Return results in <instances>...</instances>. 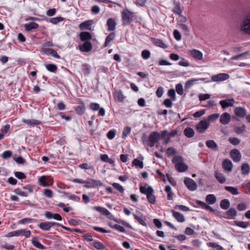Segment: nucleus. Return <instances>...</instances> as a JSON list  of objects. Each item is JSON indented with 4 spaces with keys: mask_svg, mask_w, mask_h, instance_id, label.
Instances as JSON below:
<instances>
[{
    "mask_svg": "<svg viewBox=\"0 0 250 250\" xmlns=\"http://www.w3.org/2000/svg\"><path fill=\"white\" fill-rule=\"evenodd\" d=\"M140 191L142 193L146 195V198L149 203L152 204H154L155 203L156 197L153 194L154 191L151 187L147 185H145L144 186H140Z\"/></svg>",
    "mask_w": 250,
    "mask_h": 250,
    "instance_id": "1",
    "label": "nucleus"
},
{
    "mask_svg": "<svg viewBox=\"0 0 250 250\" xmlns=\"http://www.w3.org/2000/svg\"><path fill=\"white\" fill-rule=\"evenodd\" d=\"M122 25L126 26L129 25L133 21L135 17V13L126 9L124 10L121 13Z\"/></svg>",
    "mask_w": 250,
    "mask_h": 250,
    "instance_id": "2",
    "label": "nucleus"
},
{
    "mask_svg": "<svg viewBox=\"0 0 250 250\" xmlns=\"http://www.w3.org/2000/svg\"><path fill=\"white\" fill-rule=\"evenodd\" d=\"M172 162L175 164L176 170L180 172H184L188 168V166L184 163L183 159L181 156H175L172 159Z\"/></svg>",
    "mask_w": 250,
    "mask_h": 250,
    "instance_id": "3",
    "label": "nucleus"
},
{
    "mask_svg": "<svg viewBox=\"0 0 250 250\" xmlns=\"http://www.w3.org/2000/svg\"><path fill=\"white\" fill-rule=\"evenodd\" d=\"M31 235L30 230H26L25 229H19L13 231H11L8 233L6 235L7 237H11L13 236H17L19 235H22L25 236L26 238H28Z\"/></svg>",
    "mask_w": 250,
    "mask_h": 250,
    "instance_id": "4",
    "label": "nucleus"
},
{
    "mask_svg": "<svg viewBox=\"0 0 250 250\" xmlns=\"http://www.w3.org/2000/svg\"><path fill=\"white\" fill-rule=\"evenodd\" d=\"M161 139V135L157 131H153L148 137V146L153 147Z\"/></svg>",
    "mask_w": 250,
    "mask_h": 250,
    "instance_id": "5",
    "label": "nucleus"
},
{
    "mask_svg": "<svg viewBox=\"0 0 250 250\" xmlns=\"http://www.w3.org/2000/svg\"><path fill=\"white\" fill-rule=\"evenodd\" d=\"M103 185V183L100 180L90 179L86 181L84 187L87 188H96L99 187H102Z\"/></svg>",
    "mask_w": 250,
    "mask_h": 250,
    "instance_id": "6",
    "label": "nucleus"
},
{
    "mask_svg": "<svg viewBox=\"0 0 250 250\" xmlns=\"http://www.w3.org/2000/svg\"><path fill=\"white\" fill-rule=\"evenodd\" d=\"M60 225L59 223L54 222H41L38 225L39 228L43 231H48L51 227L54 226H58Z\"/></svg>",
    "mask_w": 250,
    "mask_h": 250,
    "instance_id": "7",
    "label": "nucleus"
},
{
    "mask_svg": "<svg viewBox=\"0 0 250 250\" xmlns=\"http://www.w3.org/2000/svg\"><path fill=\"white\" fill-rule=\"evenodd\" d=\"M41 51L42 53L50 55L56 59H60V56L58 54L57 51L52 48H42L41 49Z\"/></svg>",
    "mask_w": 250,
    "mask_h": 250,
    "instance_id": "8",
    "label": "nucleus"
},
{
    "mask_svg": "<svg viewBox=\"0 0 250 250\" xmlns=\"http://www.w3.org/2000/svg\"><path fill=\"white\" fill-rule=\"evenodd\" d=\"M184 183L188 189L191 191L195 190L197 188L196 183L190 178H185L184 179Z\"/></svg>",
    "mask_w": 250,
    "mask_h": 250,
    "instance_id": "9",
    "label": "nucleus"
},
{
    "mask_svg": "<svg viewBox=\"0 0 250 250\" xmlns=\"http://www.w3.org/2000/svg\"><path fill=\"white\" fill-rule=\"evenodd\" d=\"M209 125V123L205 120L201 121L196 125V129L200 133H204L207 129Z\"/></svg>",
    "mask_w": 250,
    "mask_h": 250,
    "instance_id": "10",
    "label": "nucleus"
},
{
    "mask_svg": "<svg viewBox=\"0 0 250 250\" xmlns=\"http://www.w3.org/2000/svg\"><path fill=\"white\" fill-rule=\"evenodd\" d=\"M92 47L91 42H85L83 44L79 45V49L81 52H88L92 50Z\"/></svg>",
    "mask_w": 250,
    "mask_h": 250,
    "instance_id": "11",
    "label": "nucleus"
},
{
    "mask_svg": "<svg viewBox=\"0 0 250 250\" xmlns=\"http://www.w3.org/2000/svg\"><path fill=\"white\" fill-rule=\"evenodd\" d=\"M79 104L80 105L76 106L74 110L77 114L83 115L85 111V107L84 102L81 99H78Z\"/></svg>",
    "mask_w": 250,
    "mask_h": 250,
    "instance_id": "12",
    "label": "nucleus"
},
{
    "mask_svg": "<svg viewBox=\"0 0 250 250\" xmlns=\"http://www.w3.org/2000/svg\"><path fill=\"white\" fill-rule=\"evenodd\" d=\"M230 156L231 158L235 162H239L241 158V154L240 152L236 149H234L231 150L230 152Z\"/></svg>",
    "mask_w": 250,
    "mask_h": 250,
    "instance_id": "13",
    "label": "nucleus"
},
{
    "mask_svg": "<svg viewBox=\"0 0 250 250\" xmlns=\"http://www.w3.org/2000/svg\"><path fill=\"white\" fill-rule=\"evenodd\" d=\"M234 102V101L233 99L223 100L220 101V105L223 109H225L229 107L232 106L233 105Z\"/></svg>",
    "mask_w": 250,
    "mask_h": 250,
    "instance_id": "14",
    "label": "nucleus"
},
{
    "mask_svg": "<svg viewBox=\"0 0 250 250\" xmlns=\"http://www.w3.org/2000/svg\"><path fill=\"white\" fill-rule=\"evenodd\" d=\"M241 30L250 34V18L245 19L241 27Z\"/></svg>",
    "mask_w": 250,
    "mask_h": 250,
    "instance_id": "15",
    "label": "nucleus"
},
{
    "mask_svg": "<svg viewBox=\"0 0 250 250\" xmlns=\"http://www.w3.org/2000/svg\"><path fill=\"white\" fill-rule=\"evenodd\" d=\"M80 39L83 42H90L92 39L91 34L88 32H82L79 34Z\"/></svg>",
    "mask_w": 250,
    "mask_h": 250,
    "instance_id": "16",
    "label": "nucleus"
},
{
    "mask_svg": "<svg viewBox=\"0 0 250 250\" xmlns=\"http://www.w3.org/2000/svg\"><path fill=\"white\" fill-rule=\"evenodd\" d=\"M39 181L40 184L43 187H48L52 185L53 183V180L52 179H50L47 180V177L46 176H41L39 178Z\"/></svg>",
    "mask_w": 250,
    "mask_h": 250,
    "instance_id": "17",
    "label": "nucleus"
},
{
    "mask_svg": "<svg viewBox=\"0 0 250 250\" xmlns=\"http://www.w3.org/2000/svg\"><path fill=\"white\" fill-rule=\"evenodd\" d=\"M92 208L101 213L103 215L106 216L109 219H111V217L109 216L110 212L106 208L100 206L93 207Z\"/></svg>",
    "mask_w": 250,
    "mask_h": 250,
    "instance_id": "18",
    "label": "nucleus"
},
{
    "mask_svg": "<svg viewBox=\"0 0 250 250\" xmlns=\"http://www.w3.org/2000/svg\"><path fill=\"white\" fill-rule=\"evenodd\" d=\"M237 212L236 209L234 208H230L226 212L225 218L229 219H234L237 216Z\"/></svg>",
    "mask_w": 250,
    "mask_h": 250,
    "instance_id": "19",
    "label": "nucleus"
},
{
    "mask_svg": "<svg viewBox=\"0 0 250 250\" xmlns=\"http://www.w3.org/2000/svg\"><path fill=\"white\" fill-rule=\"evenodd\" d=\"M230 115L227 112L222 114L220 118V122L223 125H228L230 121Z\"/></svg>",
    "mask_w": 250,
    "mask_h": 250,
    "instance_id": "20",
    "label": "nucleus"
},
{
    "mask_svg": "<svg viewBox=\"0 0 250 250\" xmlns=\"http://www.w3.org/2000/svg\"><path fill=\"white\" fill-rule=\"evenodd\" d=\"M113 96L115 100L119 102H123L125 98L121 90H116L113 94Z\"/></svg>",
    "mask_w": 250,
    "mask_h": 250,
    "instance_id": "21",
    "label": "nucleus"
},
{
    "mask_svg": "<svg viewBox=\"0 0 250 250\" xmlns=\"http://www.w3.org/2000/svg\"><path fill=\"white\" fill-rule=\"evenodd\" d=\"M22 122L24 124L28 125L30 126H33L34 125H40L42 124V122L36 119L28 120L23 119Z\"/></svg>",
    "mask_w": 250,
    "mask_h": 250,
    "instance_id": "22",
    "label": "nucleus"
},
{
    "mask_svg": "<svg viewBox=\"0 0 250 250\" xmlns=\"http://www.w3.org/2000/svg\"><path fill=\"white\" fill-rule=\"evenodd\" d=\"M234 113L237 116L244 118L246 115L247 111L243 107H237L235 108Z\"/></svg>",
    "mask_w": 250,
    "mask_h": 250,
    "instance_id": "23",
    "label": "nucleus"
},
{
    "mask_svg": "<svg viewBox=\"0 0 250 250\" xmlns=\"http://www.w3.org/2000/svg\"><path fill=\"white\" fill-rule=\"evenodd\" d=\"M222 167L226 171H230L232 170L233 165L229 160L225 159L222 162Z\"/></svg>",
    "mask_w": 250,
    "mask_h": 250,
    "instance_id": "24",
    "label": "nucleus"
},
{
    "mask_svg": "<svg viewBox=\"0 0 250 250\" xmlns=\"http://www.w3.org/2000/svg\"><path fill=\"white\" fill-rule=\"evenodd\" d=\"M107 30L109 31H113L115 30L116 23L114 19L109 18L107 21Z\"/></svg>",
    "mask_w": 250,
    "mask_h": 250,
    "instance_id": "25",
    "label": "nucleus"
},
{
    "mask_svg": "<svg viewBox=\"0 0 250 250\" xmlns=\"http://www.w3.org/2000/svg\"><path fill=\"white\" fill-rule=\"evenodd\" d=\"M190 55L194 59L200 60L202 59L203 54L202 53L196 49H192L190 51Z\"/></svg>",
    "mask_w": 250,
    "mask_h": 250,
    "instance_id": "26",
    "label": "nucleus"
},
{
    "mask_svg": "<svg viewBox=\"0 0 250 250\" xmlns=\"http://www.w3.org/2000/svg\"><path fill=\"white\" fill-rule=\"evenodd\" d=\"M91 24V21H85L83 22L79 25V28H80L81 30H90Z\"/></svg>",
    "mask_w": 250,
    "mask_h": 250,
    "instance_id": "27",
    "label": "nucleus"
},
{
    "mask_svg": "<svg viewBox=\"0 0 250 250\" xmlns=\"http://www.w3.org/2000/svg\"><path fill=\"white\" fill-rule=\"evenodd\" d=\"M39 26V24L34 22L24 24V28L26 31H30L33 29H36L38 28Z\"/></svg>",
    "mask_w": 250,
    "mask_h": 250,
    "instance_id": "28",
    "label": "nucleus"
},
{
    "mask_svg": "<svg viewBox=\"0 0 250 250\" xmlns=\"http://www.w3.org/2000/svg\"><path fill=\"white\" fill-rule=\"evenodd\" d=\"M172 215L175 218V219L179 222L182 223L184 222L185 218L183 214L180 213L179 212L175 211L174 210L172 211Z\"/></svg>",
    "mask_w": 250,
    "mask_h": 250,
    "instance_id": "29",
    "label": "nucleus"
},
{
    "mask_svg": "<svg viewBox=\"0 0 250 250\" xmlns=\"http://www.w3.org/2000/svg\"><path fill=\"white\" fill-rule=\"evenodd\" d=\"M32 243L34 246L38 249H40L41 250L45 249V246L39 242V241H38V238L37 237H33V238L32 240Z\"/></svg>",
    "mask_w": 250,
    "mask_h": 250,
    "instance_id": "30",
    "label": "nucleus"
},
{
    "mask_svg": "<svg viewBox=\"0 0 250 250\" xmlns=\"http://www.w3.org/2000/svg\"><path fill=\"white\" fill-rule=\"evenodd\" d=\"M233 225H236L238 227L242 228L243 229H246L249 226L250 224L248 222L238 221H234Z\"/></svg>",
    "mask_w": 250,
    "mask_h": 250,
    "instance_id": "31",
    "label": "nucleus"
},
{
    "mask_svg": "<svg viewBox=\"0 0 250 250\" xmlns=\"http://www.w3.org/2000/svg\"><path fill=\"white\" fill-rule=\"evenodd\" d=\"M153 43L156 46H157L164 49L166 48L167 47V45L160 39H153Z\"/></svg>",
    "mask_w": 250,
    "mask_h": 250,
    "instance_id": "32",
    "label": "nucleus"
},
{
    "mask_svg": "<svg viewBox=\"0 0 250 250\" xmlns=\"http://www.w3.org/2000/svg\"><path fill=\"white\" fill-rule=\"evenodd\" d=\"M242 173L244 175H247L250 171V167L248 163H244L241 166Z\"/></svg>",
    "mask_w": 250,
    "mask_h": 250,
    "instance_id": "33",
    "label": "nucleus"
},
{
    "mask_svg": "<svg viewBox=\"0 0 250 250\" xmlns=\"http://www.w3.org/2000/svg\"><path fill=\"white\" fill-rule=\"evenodd\" d=\"M216 201V198L213 194H208L206 196V201L208 204H213Z\"/></svg>",
    "mask_w": 250,
    "mask_h": 250,
    "instance_id": "34",
    "label": "nucleus"
},
{
    "mask_svg": "<svg viewBox=\"0 0 250 250\" xmlns=\"http://www.w3.org/2000/svg\"><path fill=\"white\" fill-rule=\"evenodd\" d=\"M184 132L185 136L188 138L192 137L194 135L193 129L190 127H187Z\"/></svg>",
    "mask_w": 250,
    "mask_h": 250,
    "instance_id": "35",
    "label": "nucleus"
},
{
    "mask_svg": "<svg viewBox=\"0 0 250 250\" xmlns=\"http://www.w3.org/2000/svg\"><path fill=\"white\" fill-rule=\"evenodd\" d=\"M115 37V34L114 32L110 33L106 38L104 46L106 47L108 44L112 41Z\"/></svg>",
    "mask_w": 250,
    "mask_h": 250,
    "instance_id": "36",
    "label": "nucleus"
},
{
    "mask_svg": "<svg viewBox=\"0 0 250 250\" xmlns=\"http://www.w3.org/2000/svg\"><path fill=\"white\" fill-rule=\"evenodd\" d=\"M225 188L226 190L229 192L232 195H238L239 194L238 188H237L230 186H225Z\"/></svg>",
    "mask_w": 250,
    "mask_h": 250,
    "instance_id": "37",
    "label": "nucleus"
},
{
    "mask_svg": "<svg viewBox=\"0 0 250 250\" xmlns=\"http://www.w3.org/2000/svg\"><path fill=\"white\" fill-rule=\"evenodd\" d=\"M165 190L167 193V200H173V193L171 187L169 186H167L165 188Z\"/></svg>",
    "mask_w": 250,
    "mask_h": 250,
    "instance_id": "38",
    "label": "nucleus"
},
{
    "mask_svg": "<svg viewBox=\"0 0 250 250\" xmlns=\"http://www.w3.org/2000/svg\"><path fill=\"white\" fill-rule=\"evenodd\" d=\"M230 206V203L228 199H223L220 203V207L224 209H227Z\"/></svg>",
    "mask_w": 250,
    "mask_h": 250,
    "instance_id": "39",
    "label": "nucleus"
},
{
    "mask_svg": "<svg viewBox=\"0 0 250 250\" xmlns=\"http://www.w3.org/2000/svg\"><path fill=\"white\" fill-rule=\"evenodd\" d=\"M207 146L213 150H217V145L213 140H208L206 142Z\"/></svg>",
    "mask_w": 250,
    "mask_h": 250,
    "instance_id": "40",
    "label": "nucleus"
},
{
    "mask_svg": "<svg viewBox=\"0 0 250 250\" xmlns=\"http://www.w3.org/2000/svg\"><path fill=\"white\" fill-rule=\"evenodd\" d=\"M45 67L48 71L51 72L56 73L57 70V66L54 64H45Z\"/></svg>",
    "mask_w": 250,
    "mask_h": 250,
    "instance_id": "41",
    "label": "nucleus"
},
{
    "mask_svg": "<svg viewBox=\"0 0 250 250\" xmlns=\"http://www.w3.org/2000/svg\"><path fill=\"white\" fill-rule=\"evenodd\" d=\"M93 246L98 250H103L105 249V246L101 242L96 241L93 244Z\"/></svg>",
    "mask_w": 250,
    "mask_h": 250,
    "instance_id": "42",
    "label": "nucleus"
},
{
    "mask_svg": "<svg viewBox=\"0 0 250 250\" xmlns=\"http://www.w3.org/2000/svg\"><path fill=\"white\" fill-rule=\"evenodd\" d=\"M82 71L85 75H88L90 72V66L88 64L84 63L82 65Z\"/></svg>",
    "mask_w": 250,
    "mask_h": 250,
    "instance_id": "43",
    "label": "nucleus"
},
{
    "mask_svg": "<svg viewBox=\"0 0 250 250\" xmlns=\"http://www.w3.org/2000/svg\"><path fill=\"white\" fill-rule=\"evenodd\" d=\"M196 203L203 209H212L209 206H208L206 203H205L203 201H201L200 200H197L196 201Z\"/></svg>",
    "mask_w": 250,
    "mask_h": 250,
    "instance_id": "44",
    "label": "nucleus"
},
{
    "mask_svg": "<svg viewBox=\"0 0 250 250\" xmlns=\"http://www.w3.org/2000/svg\"><path fill=\"white\" fill-rule=\"evenodd\" d=\"M132 165L133 166L138 167L140 168H143L144 167V164L143 161L138 159H135L133 160Z\"/></svg>",
    "mask_w": 250,
    "mask_h": 250,
    "instance_id": "45",
    "label": "nucleus"
},
{
    "mask_svg": "<svg viewBox=\"0 0 250 250\" xmlns=\"http://www.w3.org/2000/svg\"><path fill=\"white\" fill-rule=\"evenodd\" d=\"M133 216L135 219L137 220L140 224L145 227L147 226L146 223L145 222V220L143 218L138 216L135 214H134Z\"/></svg>",
    "mask_w": 250,
    "mask_h": 250,
    "instance_id": "46",
    "label": "nucleus"
},
{
    "mask_svg": "<svg viewBox=\"0 0 250 250\" xmlns=\"http://www.w3.org/2000/svg\"><path fill=\"white\" fill-rule=\"evenodd\" d=\"M63 20V18L61 17H58L51 18L49 20V22L54 24H56L59 22L62 21Z\"/></svg>",
    "mask_w": 250,
    "mask_h": 250,
    "instance_id": "47",
    "label": "nucleus"
},
{
    "mask_svg": "<svg viewBox=\"0 0 250 250\" xmlns=\"http://www.w3.org/2000/svg\"><path fill=\"white\" fill-rule=\"evenodd\" d=\"M131 128L129 126L125 127L124 128L122 133V138L125 139L130 133Z\"/></svg>",
    "mask_w": 250,
    "mask_h": 250,
    "instance_id": "48",
    "label": "nucleus"
},
{
    "mask_svg": "<svg viewBox=\"0 0 250 250\" xmlns=\"http://www.w3.org/2000/svg\"><path fill=\"white\" fill-rule=\"evenodd\" d=\"M176 91L178 94L182 95L184 94L183 85L181 83H178L176 85Z\"/></svg>",
    "mask_w": 250,
    "mask_h": 250,
    "instance_id": "49",
    "label": "nucleus"
},
{
    "mask_svg": "<svg viewBox=\"0 0 250 250\" xmlns=\"http://www.w3.org/2000/svg\"><path fill=\"white\" fill-rule=\"evenodd\" d=\"M141 55L144 59L147 60L150 56V52L148 50H144L142 52Z\"/></svg>",
    "mask_w": 250,
    "mask_h": 250,
    "instance_id": "50",
    "label": "nucleus"
},
{
    "mask_svg": "<svg viewBox=\"0 0 250 250\" xmlns=\"http://www.w3.org/2000/svg\"><path fill=\"white\" fill-rule=\"evenodd\" d=\"M12 152L10 150H6L1 154V157L4 159L10 158L12 156Z\"/></svg>",
    "mask_w": 250,
    "mask_h": 250,
    "instance_id": "51",
    "label": "nucleus"
},
{
    "mask_svg": "<svg viewBox=\"0 0 250 250\" xmlns=\"http://www.w3.org/2000/svg\"><path fill=\"white\" fill-rule=\"evenodd\" d=\"M112 186L116 189L117 190H118L121 193H123L124 191V188L119 184L114 183L112 184Z\"/></svg>",
    "mask_w": 250,
    "mask_h": 250,
    "instance_id": "52",
    "label": "nucleus"
},
{
    "mask_svg": "<svg viewBox=\"0 0 250 250\" xmlns=\"http://www.w3.org/2000/svg\"><path fill=\"white\" fill-rule=\"evenodd\" d=\"M179 26L181 29L185 32L186 34L188 35L189 32V29L188 26L184 23H179Z\"/></svg>",
    "mask_w": 250,
    "mask_h": 250,
    "instance_id": "53",
    "label": "nucleus"
},
{
    "mask_svg": "<svg viewBox=\"0 0 250 250\" xmlns=\"http://www.w3.org/2000/svg\"><path fill=\"white\" fill-rule=\"evenodd\" d=\"M173 11L175 13H176L178 15H181L182 14V10L181 9L179 3L175 4Z\"/></svg>",
    "mask_w": 250,
    "mask_h": 250,
    "instance_id": "54",
    "label": "nucleus"
},
{
    "mask_svg": "<svg viewBox=\"0 0 250 250\" xmlns=\"http://www.w3.org/2000/svg\"><path fill=\"white\" fill-rule=\"evenodd\" d=\"M89 107L93 111H97L100 108V104L96 103H91L89 105Z\"/></svg>",
    "mask_w": 250,
    "mask_h": 250,
    "instance_id": "55",
    "label": "nucleus"
},
{
    "mask_svg": "<svg viewBox=\"0 0 250 250\" xmlns=\"http://www.w3.org/2000/svg\"><path fill=\"white\" fill-rule=\"evenodd\" d=\"M219 117V114L216 113L209 115L208 118V122H214Z\"/></svg>",
    "mask_w": 250,
    "mask_h": 250,
    "instance_id": "56",
    "label": "nucleus"
},
{
    "mask_svg": "<svg viewBox=\"0 0 250 250\" xmlns=\"http://www.w3.org/2000/svg\"><path fill=\"white\" fill-rule=\"evenodd\" d=\"M14 192L20 196L26 197L28 195V194L26 192L22 191L20 188H16L14 190Z\"/></svg>",
    "mask_w": 250,
    "mask_h": 250,
    "instance_id": "57",
    "label": "nucleus"
},
{
    "mask_svg": "<svg viewBox=\"0 0 250 250\" xmlns=\"http://www.w3.org/2000/svg\"><path fill=\"white\" fill-rule=\"evenodd\" d=\"M248 53H249V51H246L243 53L240 54L232 56L231 58V59L232 60H238L242 57H244L246 55L248 54Z\"/></svg>",
    "mask_w": 250,
    "mask_h": 250,
    "instance_id": "58",
    "label": "nucleus"
},
{
    "mask_svg": "<svg viewBox=\"0 0 250 250\" xmlns=\"http://www.w3.org/2000/svg\"><path fill=\"white\" fill-rule=\"evenodd\" d=\"M229 141L230 144L235 146L238 145L240 142L238 138L235 137L229 138Z\"/></svg>",
    "mask_w": 250,
    "mask_h": 250,
    "instance_id": "59",
    "label": "nucleus"
},
{
    "mask_svg": "<svg viewBox=\"0 0 250 250\" xmlns=\"http://www.w3.org/2000/svg\"><path fill=\"white\" fill-rule=\"evenodd\" d=\"M43 194L48 198H52L53 196V192L49 189H45L43 190Z\"/></svg>",
    "mask_w": 250,
    "mask_h": 250,
    "instance_id": "60",
    "label": "nucleus"
},
{
    "mask_svg": "<svg viewBox=\"0 0 250 250\" xmlns=\"http://www.w3.org/2000/svg\"><path fill=\"white\" fill-rule=\"evenodd\" d=\"M112 228L114 229H117L118 231L122 232H126V230H125V229L123 227H122L120 225H119L118 224H115L112 227Z\"/></svg>",
    "mask_w": 250,
    "mask_h": 250,
    "instance_id": "61",
    "label": "nucleus"
},
{
    "mask_svg": "<svg viewBox=\"0 0 250 250\" xmlns=\"http://www.w3.org/2000/svg\"><path fill=\"white\" fill-rule=\"evenodd\" d=\"M14 174L15 176L19 179H23L26 178V176L25 175V174L21 172H15Z\"/></svg>",
    "mask_w": 250,
    "mask_h": 250,
    "instance_id": "62",
    "label": "nucleus"
},
{
    "mask_svg": "<svg viewBox=\"0 0 250 250\" xmlns=\"http://www.w3.org/2000/svg\"><path fill=\"white\" fill-rule=\"evenodd\" d=\"M176 153V150L173 147H169L167 148V154L168 156L174 155Z\"/></svg>",
    "mask_w": 250,
    "mask_h": 250,
    "instance_id": "63",
    "label": "nucleus"
},
{
    "mask_svg": "<svg viewBox=\"0 0 250 250\" xmlns=\"http://www.w3.org/2000/svg\"><path fill=\"white\" fill-rule=\"evenodd\" d=\"M164 104L167 108H170L172 105V103L170 99H166L164 100L163 102Z\"/></svg>",
    "mask_w": 250,
    "mask_h": 250,
    "instance_id": "64",
    "label": "nucleus"
}]
</instances>
